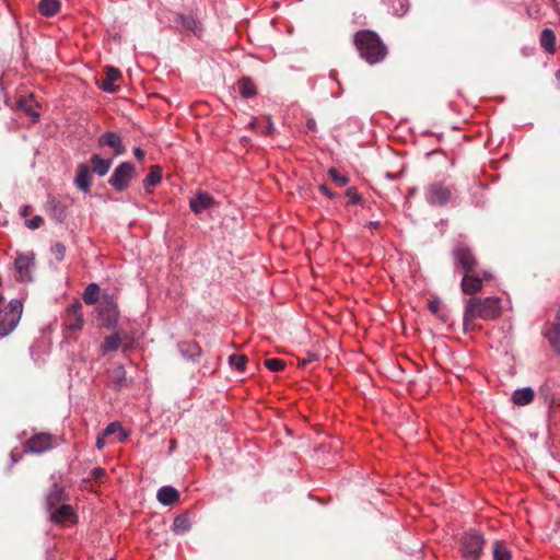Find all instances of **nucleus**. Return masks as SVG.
Masks as SVG:
<instances>
[{"label": "nucleus", "instance_id": "52", "mask_svg": "<svg viewBox=\"0 0 560 560\" xmlns=\"http://www.w3.org/2000/svg\"><path fill=\"white\" fill-rule=\"evenodd\" d=\"M133 154L138 160H142L145 156V152L141 148H135Z\"/></svg>", "mask_w": 560, "mask_h": 560}, {"label": "nucleus", "instance_id": "6", "mask_svg": "<svg viewBox=\"0 0 560 560\" xmlns=\"http://www.w3.org/2000/svg\"><path fill=\"white\" fill-rule=\"evenodd\" d=\"M119 318L118 305L113 298H104L97 306V320L101 327L112 329Z\"/></svg>", "mask_w": 560, "mask_h": 560}, {"label": "nucleus", "instance_id": "17", "mask_svg": "<svg viewBox=\"0 0 560 560\" xmlns=\"http://www.w3.org/2000/svg\"><path fill=\"white\" fill-rule=\"evenodd\" d=\"M74 184L80 190L84 192L90 191L92 185V175L88 164L82 163L78 166Z\"/></svg>", "mask_w": 560, "mask_h": 560}, {"label": "nucleus", "instance_id": "42", "mask_svg": "<svg viewBox=\"0 0 560 560\" xmlns=\"http://www.w3.org/2000/svg\"><path fill=\"white\" fill-rule=\"evenodd\" d=\"M44 220L40 215H35L31 220H26L25 224L28 229L35 230L38 229L43 224Z\"/></svg>", "mask_w": 560, "mask_h": 560}, {"label": "nucleus", "instance_id": "43", "mask_svg": "<svg viewBox=\"0 0 560 560\" xmlns=\"http://www.w3.org/2000/svg\"><path fill=\"white\" fill-rule=\"evenodd\" d=\"M118 374H119V377L116 382V387L121 388L126 384L125 371L122 368L118 369Z\"/></svg>", "mask_w": 560, "mask_h": 560}, {"label": "nucleus", "instance_id": "56", "mask_svg": "<svg viewBox=\"0 0 560 560\" xmlns=\"http://www.w3.org/2000/svg\"><path fill=\"white\" fill-rule=\"evenodd\" d=\"M556 78H557V80H558V81H560V69H559V70H557V72H556Z\"/></svg>", "mask_w": 560, "mask_h": 560}, {"label": "nucleus", "instance_id": "33", "mask_svg": "<svg viewBox=\"0 0 560 560\" xmlns=\"http://www.w3.org/2000/svg\"><path fill=\"white\" fill-rule=\"evenodd\" d=\"M492 555H493V559L494 560H510L511 559V552L510 550L506 548V546L500 541V540H497L494 544H493V548H492Z\"/></svg>", "mask_w": 560, "mask_h": 560}, {"label": "nucleus", "instance_id": "23", "mask_svg": "<svg viewBox=\"0 0 560 560\" xmlns=\"http://www.w3.org/2000/svg\"><path fill=\"white\" fill-rule=\"evenodd\" d=\"M105 80L101 84V89L107 93L116 92L117 88L114 85V82L119 80L121 77L120 71L115 67H107L105 72Z\"/></svg>", "mask_w": 560, "mask_h": 560}, {"label": "nucleus", "instance_id": "57", "mask_svg": "<svg viewBox=\"0 0 560 560\" xmlns=\"http://www.w3.org/2000/svg\"><path fill=\"white\" fill-rule=\"evenodd\" d=\"M556 316H558V317H559V319H560V305H559V308H558V311H557V315H556Z\"/></svg>", "mask_w": 560, "mask_h": 560}, {"label": "nucleus", "instance_id": "13", "mask_svg": "<svg viewBox=\"0 0 560 560\" xmlns=\"http://www.w3.org/2000/svg\"><path fill=\"white\" fill-rule=\"evenodd\" d=\"M482 278L475 272H464L460 281V290L466 295H474L482 290Z\"/></svg>", "mask_w": 560, "mask_h": 560}, {"label": "nucleus", "instance_id": "27", "mask_svg": "<svg viewBox=\"0 0 560 560\" xmlns=\"http://www.w3.org/2000/svg\"><path fill=\"white\" fill-rule=\"evenodd\" d=\"M388 12L396 16H404L410 8L409 0H384Z\"/></svg>", "mask_w": 560, "mask_h": 560}, {"label": "nucleus", "instance_id": "4", "mask_svg": "<svg viewBox=\"0 0 560 560\" xmlns=\"http://www.w3.org/2000/svg\"><path fill=\"white\" fill-rule=\"evenodd\" d=\"M23 313V304L12 299L0 310V337L9 336L19 325Z\"/></svg>", "mask_w": 560, "mask_h": 560}, {"label": "nucleus", "instance_id": "7", "mask_svg": "<svg viewBox=\"0 0 560 560\" xmlns=\"http://www.w3.org/2000/svg\"><path fill=\"white\" fill-rule=\"evenodd\" d=\"M57 446V438L50 433L39 432L33 434L24 443V452L31 454H43Z\"/></svg>", "mask_w": 560, "mask_h": 560}, {"label": "nucleus", "instance_id": "26", "mask_svg": "<svg viewBox=\"0 0 560 560\" xmlns=\"http://www.w3.org/2000/svg\"><path fill=\"white\" fill-rule=\"evenodd\" d=\"M91 166L93 167L94 173H96L98 176H105L110 166H112V160L110 159H103L98 154H93L90 159Z\"/></svg>", "mask_w": 560, "mask_h": 560}, {"label": "nucleus", "instance_id": "28", "mask_svg": "<svg viewBox=\"0 0 560 560\" xmlns=\"http://www.w3.org/2000/svg\"><path fill=\"white\" fill-rule=\"evenodd\" d=\"M540 46L549 54H553L556 50V34L550 28H545L540 33Z\"/></svg>", "mask_w": 560, "mask_h": 560}, {"label": "nucleus", "instance_id": "46", "mask_svg": "<svg viewBox=\"0 0 560 560\" xmlns=\"http://www.w3.org/2000/svg\"><path fill=\"white\" fill-rule=\"evenodd\" d=\"M318 359L317 354L316 353H307L306 358L302 359L301 360V364L302 365H305L307 363H311V362H314Z\"/></svg>", "mask_w": 560, "mask_h": 560}, {"label": "nucleus", "instance_id": "22", "mask_svg": "<svg viewBox=\"0 0 560 560\" xmlns=\"http://www.w3.org/2000/svg\"><path fill=\"white\" fill-rule=\"evenodd\" d=\"M156 498L163 505H172L179 500L178 491L171 486H164L159 489Z\"/></svg>", "mask_w": 560, "mask_h": 560}, {"label": "nucleus", "instance_id": "35", "mask_svg": "<svg viewBox=\"0 0 560 560\" xmlns=\"http://www.w3.org/2000/svg\"><path fill=\"white\" fill-rule=\"evenodd\" d=\"M116 432H119V438H118L119 442H122L127 439L126 431L122 429L121 424L117 421L110 422L103 431L104 435H106V436H109Z\"/></svg>", "mask_w": 560, "mask_h": 560}, {"label": "nucleus", "instance_id": "32", "mask_svg": "<svg viewBox=\"0 0 560 560\" xmlns=\"http://www.w3.org/2000/svg\"><path fill=\"white\" fill-rule=\"evenodd\" d=\"M48 207H49L52 218L56 221L62 222L65 220L66 210H65V207L60 203V201L52 198L48 201Z\"/></svg>", "mask_w": 560, "mask_h": 560}, {"label": "nucleus", "instance_id": "20", "mask_svg": "<svg viewBox=\"0 0 560 560\" xmlns=\"http://www.w3.org/2000/svg\"><path fill=\"white\" fill-rule=\"evenodd\" d=\"M126 336L127 335L125 332H115L106 336L100 347L102 354L117 351Z\"/></svg>", "mask_w": 560, "mask_h": 560}, {"label": "nucleus", "instance_id": "8", "mask_svg": "<svg viewBox=\"0 0 560 560\" xmlns=\"http://www.w3.org/2000/svg\"><path fill=\"white\" fill-rule=\"evenodd\" d=\"M424 197L429 205L443 207L452 199V188L442 182H434L425 187Z\"/></svg>", "mask_w": 560, "mask_h": 560}, {"label": "nucleus", "instance_id": "29", "mask_svg": "<svg viewBox=\"0 0 560 560\" xmlns=\"http://www.w3.org/2000/svg\"><path fill=\"white\" fill-rule=\"evenodd\" d=\"M38 11L44 16H54L60 11V2L59 0H40Z\"/></svg>", "mask_w": 560, "mask_h": 560}, {"label": "nucleus", "instance_id": "21", "mask_svg": "<svg viewBox=\"0 0 560 560\" xmlns=\"http://www.w3.org/2000/svg\"><path fill=\"white\" fill-rule=\"evenodd\" d=\"M535 397V392L532 387H524L515 389L512 394V401L516 406L529 405Z\"/></svg>", "mask_w": 560, "mask_h": 560}, {"label": "nucleus", "instance_id": "11", "mask_svg": "<svg viewBox=\"0 0 560 560\" xmlns=\"http://www.w3.org/2000/svg\"><path fill=\"white\" fill-rule=\"evenodd\" d=\"M35 266L34 253L19 254L14 261V267L18 272V280L21 282L32 281V270Z\"/></svg>", "mask_w": 560, "mask_h": 560}, {"label": "nucleus", "instance_id": "39", "mask_svg": "<svg viewBox=\"0 0 560 560\" xmlns=\"http://www.w3.org/2000/svg\"><path fill=\"white\" fill-rule=\"evenodd\" d=\"M265 366L271 372H279L284 369V362L277 358L267 359Z\"/></svg>", "mask_w": 560, "mask_h": 560}, {"label": "nucleus", "instance_id": "14", "mask_svg": "<svg viewBox=\"0 0 560 560\" xmlns=\"http://www.w3.org/2000/svg\"><path fill=\"white\" fill-rule=\"evenodd\" d=\"M97 143L100 147H108L113 149L115 155H121L126 148L121 137L114 131H106L98 137Z\"/></svg>", "mask_w": 560, "mask_h": 560}, {"label": "nucleus", "instance_id": "24", "mask_svg": "<svg viewBox=\"0 0 560 560\" xmlns=\"http://www.w3.org/2000/svg\"><path fill=\"white\" fill-rule=\"evenodd\" d=\"M236 85L243 98H253L257 95V86L249 77L241 78Z\"/></svg>", "mask_w": 560, "mask_h": 560}, {"label": "nucleus", "instance_id": "34", "mask_svg": "<svg viewBox=\"0 0 560 560\" xmlns=\"http://www.w3.org/2000/svg\"><path fill=\"white\" fill-rule=\"evenodd\" d=\"M190 528L189 518L186 515H178L173 522V530L176 534H183Z\"/></svg>", "mask_w": 560, "mask_h": 560}, {"label": "nucleus", "instance_id": "16", "mask_svg": "<svg viewBox=\"0 0 560 560\" xmlns=\"http://www.w3.org/2000/svg\"><path fill=\"white\" fill-rule=\"evenodd\" d=\"M542 336L549 341L552 349L560 355V319L556 316L555 322L545 325Z\"/></svg>", "mask_w": 560, "mask_h": 560}, {"label": "nucleus", "instance_id": "44", "mask_svg": "<svg viewBox=\"0 0 560 560\" xmlns=\"http://www.w3.org/2000/svg\"><path fill=\"white\" fill-rule=\"evenodd\" d=\"M319 190L322 194H324L327 198L329 199H335L336 198V194H334L328 187L326 184H322L319 186Z\"/></svg>", "mask_w": 560, "mask_h": 560}, {"label": "nucleus", "instance_id": "18", "mask_svg": "<svg viewBox=\"0 0 560 560\" xmlns=\"http://www.w3.org/2000/svg\"><path fill=\"white\" fill-rule=\"evenodd\" d=\"M177 349L185 360L197 361L201 355V348L196 341H180Z\"/></svg>", "mask_w": 560, "mask_h": 560}, {"label": "nucleus", "instance_id": "53", "mask_svg": "<svg viewBox=\"0 0 560 560\" xmlns=\"http://www.w3.org/2000/svg\"><path fill=\"white\" fill-rule=\"evenodd\" d=\"M306 127H307V129H310V130H314V129H315V127H316V122H315V120H314L313 118L307 119V121H306Z\"/></svg>", "mask_w": 560, "mask_h": 560}, {"label": "nucleus", "instance_id": "48", "mask_svg": "<svg viewBox=\"0 0 560 560\" xmlns=\"http://www.w3.org/2000/svg\"><path fill=\"white\" fill-rule=\"evenodd\" d=\"M480 278H482V283L485 281H491L493 279V276L488 270H482L480 273H478Z\"/></svg>", "mask_w": 560, "mask_h": 560}, {"label": "nucleus", "instance_id": "51", "mask_svg": "<svg viewBox=\"0 0 560 560\" xmlns=\"http://www.w3.org/2000/svg\"><path fill=\"white\" fill-rule=\"evenodd\" d=\"M24 109H25L26 114L30 117H32L33 121H36L38 119L39 115L37 112L33 110L31 107H26Z\"/></svg>", "mask_w": 560, "mask_h": 560}, {"label": "nucleus", "instance_id": "37", "mask_svg": "<svg viewBox=\"0 0 560 560\" xmlns=\"http://www.w3.org/2000/svg\"><path fill=\"white\" fill-rule=\"evenodd\" d=\"M252 125L258 132L262 135H270L275 129L270 117H266L264 127L260 126V122L257 121V119H254Z\"/></svg>", "mask_w": 560, "mask_h": 560}, {"label": "nucleus", "instance_id": "55", "mask_svg": "<svg viewBox=\"0 0 560 560\" xmlns=\"http://www.w3.org/2000/svg\"><path fill=\"white\" fill-rule=\"evenodd\" d=\"M27 213H28V207H27V206H24V207L22 208V210H21V214H22L23 217H26V215H27Z\"/></svg>", "mask_w": 560, "mask_h": 560}, {"label": "nucleus", "instance_id": "5", "mask_svg": "<svg viewBox=\"0 0 560 560\" xmlns=\"http://www.w3.org/2000/svg\"><path fill=\"white\" fill-rule=\"evenodd\" d=\"M455 271L475 272L478 267V259L471 247L464 242H458L452 249Z\"/></svg>", "mask_w": 560, "mask_h": 560}, {"label": "nucleus", "instance_id": "10", "mask_svg": "<svg viewBox=\"0 0 560 560\" xmlns=\"http://www.w3.org/2000/svg\"><path fill=\"white\" fill-rule=\"evenodd\" d=\"M82 305L79 302L70 304L65 312L62 325L65 329L78 331L83 327Z\"/></svg>", "mask_w": 560, "mask_h": 560}, {"label": "nucleus", "instance_id": "54", "mask_svg": "<svg viewBox=\"0 0 560 560\" xmlns=\"http://www.w3.org/2000/svg\"><path fill=\"white\" fill-rule=\"evenodd\" d=\"M368 226H369L370 229H377V228L380 226V222H377V221H371V222H369V223H368Z\"/></svg>", "mask_w": 560, "mask_h": 560}, {"label": "nucleus", "instance_id": "3", "mask_svg": "<svg viewBox=\"0 0 560 560\" xmlns=\"http://www.w3.org/2000/svg\"><path fill=\"white\" fill-rule=\"evenodd\" d=\"M486 540L477 529L463 533L458 541V552L465 560H479L483 552Z\"/></svg>", "mask_w": 560, "mask_h": 560}, {"label": "nucleus", "instance_id": "25", "mask_svg": "<svg viewBox=\"0 0 560 560\" xmlns=\"http://www.w3.org/2000/svg\"><path fill=\"white\" fill-rule=\"evenodd\" d=\"M162 180V171L158 165H153L150 167L149 173L143 179L144 190L149 194L152 192L153 187L156 186Z\"/></svg>", "mask_w": 560, "mask_h": 560}, {"label": "nucleus", "instance_id": "36", "mask_svg": "<svg viewBox=\"0 0 560 560\" xmlns=\"http://www.w3.org/2000/svg\"><path fill=\"white\" fill-rule=\"evenodd\" d=\"M247 358L244 354H232L229 358V363L238 372H244Z\"/></svg>", "mask_w": 560, "mask_h": 560}, {"label": "nucleus", "instance_id": "50", "mask_svg": "<svg viewBox=\"0 0 560 560\" xmlns=\"http://www.w3.org/2000/svg\"><path fill=\"white\" fill-rule=\"evenodd\" d=\"M105 438H106V435H104V433L97 435L96 447L98 450H102L104 447V445H105Z\"/></svg>", "mask_w": 560, "mask_h": 560}, {"label": "nucleus", "instance_id": "2", "mask_svg": "<svg viewBox=\"0 0 560 560\" xmlns=\"http://www.w3.org/2000/svg\"><path fill=\"white\" fill-rule=\"evenodd\" d=\"M354 45L368 63L381 62L387 55V48L380 36L370 30H362L354 35Z\"/></svg>", "mask_w": 560, "mask_h": 560}, {"label": "nucleus", "instance_id": "49", "mask_svg": "<svg viewBox=\"0 0 560 560\" xmlns=\"http://www.w3.org/2000/svg\"><path fill=\"white\" fill-rule=\"evenodd\" d=\"M105 475V470L101 467H96V468H93L92 470V476L95 478V479H100L102 478L103 476Z\"/></svg>", "mask_w": 560, "mask_h": 560}, {"label": "nucleus", "instance_id": "15", "mask_svg": "<svg viewBox=\"0 0 560 560\" xmlns=\"http://www.w3.org/2000/svg\"><path fill=\"white\" fill-rule=\"evenodd\" d=\"M213 205L214 198L205 190H198L195 198H191L189 200L190 210L196 214L202 213L205 210L211 208Z\"/></svg>", "mask_w": 560, "mask_h": 560}, {"label": "nucleus", "instance_id": "30", "mask_svg": "<svg viewBox=\"0 0 560 560\" xmlns=\"http://www.w3.org/2000/svg\"><path fill=\"white\" fill-rule=\"evenodd\" d=\"M100 298V287L96 283H90L83 291L82 299L85 304L93 305Z\"/></svg>", "mask_w": 560, "mask_h": 560}, {"label": "nucleus", "instance_id": "19", "mask_svg": "<svg viewBox=\"0 0 560 560\" xmlns=\"http://www.w3.org/2000/svg\"><path fill=\"white\" fill-rule=\"evenodd\" d=\"M66 500H68V497L63 487L55 482L46 495V508L48 510L50 508L63 504L62 502Z\"/></svg>", "mask_w": 560, "mask_h": 560}, {"label": "nucleus", "instance_id": "38", "mask_svg": "<svg viewBox=\"0 0 560 560\" xmlns=\"http://www.w3.org/2000/svg\"><path fill=\"white\" fill-rule=\"evenodd\" d=\"M328 175L334 180V183L340 187L346 186L349 183V177L347 175L340 174L334 167L328 170Z\"/></svg>", "mask_w": 560, "mask_h": 560}, {"label": "nucleus", "instance_id": "41", "mask_svg": "<svg viewBox=\"0 0 560 560\" xmlns=\"http://www.w3.org/2000/svg\"><path fill=\"white\" fill-rule=\"evenodd\" d=\"M346 195L350 198L349 203L357 205L362 201V197L353 187L347 189Z\"/></svg>", "mask_w": 560, "mask_h": 560}, {"label": "nucleus", "instance_id": "40", "mask_svg": "<svg viewBox=\"0 0 560 560\" xmlns=\"http://www.w3.org/2000/svg\"><path fill=\"white\" fill-rule=\"evenodd\" d=\"M50 252L58 261H62L66 256V246L62 243L57 242L51 245Z\"/></svg>", "mask_w": 560, "mask_h": 560}, {"label": "nucleus", "instance_id": "31", "mask_svg": "<svg viewBox=\"0 0 560 560\" xmlns=\"http://www.w3.org/2000/svg\"><path fill=\"white\" fill-rule=\"evenodd\" d=\"M176 22L195 34L200 31V23L192 15H179Z\"/></svg>", "mask_w": 560, "mask_h": 560}, {"label": "nucleus", "instance_id": "47", "mask_svg": "<svg viewBox=\"0 0 560 560\" xmlns=\"http://www.w3.org/2000/svg\"><path fill=\"white\" fill-rule=\"evenodd\" d=\"M10 457H11V462H12V464H15V463H18V462L21 459L22 455H21V453L15 448V450H12V451H11V453H10Z\"/></svg>", "mask_w": 560, "mask_h": 560}, {"label": "nucleus", "instance_id": "9", "mask_svg": "<svg viewBox=\"0 0 560 560\" xmlns=\"http://www.w3.org/2000/svg\"><path fill=\"white\" fill-rule=\"evenodd\" d=\"M136 175V168L130 162L120 163L110 175L108 183L118 191L128 188L129 183Z\"/></svg>", "mask_w": 560, "mask_h": 560}, {"label": "nucleus", "instance_id": "12", "mask_svg": "<svg viewBox=\"0 0 560 560\" xmlns=\"http://www.w3.org/2000/svg\"><path fill=\"white\" fill-rule=\"evenodd\" d=\"M50 521L55 524H63L66 522H75L77 515L70 504H60L48 509Z\"/></svg>", "mask_w": 560, "mask_h": 560}, {"label": "nucleus", "instance_id": "45", "mask_svg": "<svg viewBox=\"0 0 560 560\" xmlns=\"http://www.w3.org/2000/svg\"><path fill=\"white\" fill-rule=\"evenodd\" d=\"M440 306H441V302L440 300H433L429 303V310L433 313V314H436L440 310Z\"/></svg>", "mask_w": 560, "mask_h": 560}, {"label": "nucleus", "instance_id": "1", "mask_svg": "<svg viewBox=\"0 0 560 560\" xmlns=\"http://www.w3.org/2000/svg\"><path fill=\"white\" fill-rule=\"evenodd\" d=\"M501 300L497 296L470 298L465 301L464 329L470 330L476 319L493 320L501 315Z\"/></svg>", "mask_w": 560, "mask_h": 560}]
</instances>
